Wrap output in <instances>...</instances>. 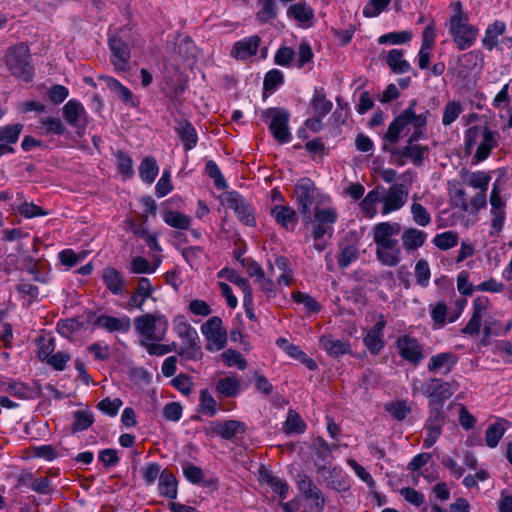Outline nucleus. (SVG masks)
Segmentation results:
<instances>
[{"instance_id":"393cba45","label":"nucleus","mask_w":512,"mask_h":512,"mask_svg":"<svg viewBox=\"0 0 512 512\" xmlns=\"http://www.w3.org/2000/svg\"><path fill=\"white\" fill-rule=\"evenodd\" d=\"M385 325V320H379L364 337L365 346L373 354H377L384 347L382 336Z\"/></svg>"},{"instance_id":"6e6552de","label":"nucleus","mask_w":512,"mask_h":512,"mask_svg":"<svg viewBox=\"0 0 512 512\" xmlns=\"http://www.w3.org/2000/svg\"><path fill=\"white\" fill-rule=\"evenodd\" d=\"M448 30L455 45L459 50H466L472 47L477 39L479 30L469 23V19L448 21Z\"/></svg>"},{"instance_id":"a878e982","label":"nucleus","mask_w":512,"mask_h":512,"mask_svg":"<svg viewBox=\"0 0 512 512\" xmlns=\"http://www.w3.org/2000/svg\"><path fill=\"white\" fill-rule=\"evenodd\" d=\"M320 345L330 356L339 357L351 352L349 341L336 339L331 335H324L320 338Z\"/></svg>"},{"instance_id":"cd10ccee","label":"nucleus","mask_w":512,"mask_h":512,"mask_svg":"<svg viewBox=\"0 0 512 512\" xmlns=\"http://www.w3.org/2000/svg\"><path fill=\"white\" fill-rule=\"evenodd\" d=\"M277 344L291 358L305 364L310 370L316 369L317 365L315 361L309 358L298 346L289 343V341L284 338H279Z\"/></svg>"},{"instance_id":"4c0bfd02","label":"nucleus","mask_w":512,"mask_h":512,"mask_svg":"<svg viewBox=\"0 0 512 512\" xmlns=\"http://www.w3.org/2000/svg\"><path fill=\"white\" fill-rule=\"evenodd\" d=\"M163 221L170 227L187 230L191 225L192 219L181 212L168 210L163 214Z\"/></svg>"},{"instance_id":"473e14b6","label":"nucleus","mask_w":512,"mask_h":512,"mask_svg":"<svg viewBox=\"0 0 512 512\" xmlns=\"http://www.w3.org/2000/svg\"><path fill=\"white\" fill-rule=\"evenodd\" d=\"M287 14L295 19L300 25L309 27L314 16L313 10L306 4L296 3L289 7Z\"/></svg>"},{"instance_id":"49530a36","label":"nucleus","mask_w":512,"mask_h":512,"mask_svg":"<svg viewBox=\"0 0 512 512\" xmlns=\"http://www.w3.org/2000/svg\"><path fill=\"white\" fill-rule=\"evenodd\" d=\"M464 111L462 104L459 101H448L443 109L442 124L444 126L451 125Z\"/></svg>"},{"instance_id":"dca6fc26","label":"nucleus","mask_w":512,"mask_h":512,"mask_svg":"<svg viewBox=\"0 0 512 512\" xmlns=\"http://www.w3.org/2000/svg\"><path fill=\"white\" fill-rule=\"evenodd\" d=\"M458 363V356L453 352H441L430 357L427 369L431 373L449 374Z\"/></svg>"},{"instance_id":"774afa93","label":"nucleus","mask_w":512,"mask_h":512,"mask_svg":"<svg viewBox=\"0 0 512 512\" xmlns=\"http://www.w3.org/2000/svg\"><path fill=\"white\" fill-rule=\"evenodd\" d=\"M115 157L119 173L126 179L132 177L134 171L131 157L122 151H118Z\"/></svg>"},{"instance_id":"338daca9","label":"nucleus","mask_w":512,"mask_h":512,"mask_svg":"<svg viewBox=\"0 0 512 512\" xmlns=\"http://www.w3.org/2000/svg\"><path fill=\"white\" fill-rule=\"evenodd\" d=\"M505 433L504 427L500 423L491 424L485 433V441L487 446L495 448Z\"/></svg>"},{"instance_id":"58836bf2","label":"nucleus","mask_w":512,"mask_h":512,"mask_svg":"<svg viewBox=\"0 0 512 512\" xmlns=\"http://www.w3.org/2000/svg\"><path fill=\"white\" fill-rule=\"evenodd\" d=\"M415 142L412 141V138H409L407 145L401 150L400 155L411 159L415 165H420L427 153V147Z\"/></svg>"},{"instance_id":"6ab92c4d","label":"nucleus","mask_w":512,"mask_h":512,"mask_svg":"<svg viewBox=\"0 0 512 512\" xmlns=\"http://www.w3.org/2000/svg\"><path fill=\"white\" fill-rule=\"evenodd\" d=\"M95 324L105 329L106 331L112 332H128L131 328V320L128 316L122 315L121 317H114L110 315L102 314L96 318Z\"/></svg>"},{"instance_id":"4d7b16f0","label":"nucleus","mask_w":512,"mask_h":512,"mask_svg":"<svg viewBox=\"0 0 512 512\" xmlns=\"http://www.w3.org/2000/svg\"><path fill=\"white\" fill-rule=\"evenodd\" d=\"M414 274L417 284L421 287H427L430 282L431 272L429 263L425 259H420L415 264Z\"/></svg>"},{"instance_id":"c85d7f7f","label":"nucleus","mask_w":512,"mask_h":512,"mask_svg":"<svg viewBox=\"0 0 512 512\" xmlns=\"http://www.w3.org/2000/svg\"><path fill=\"white\" fill-rule=\"evenodd\" d=\"M176 132L186 151L192 150L197 145L198 135L189 121H180L176 127Z\"/></svg>"},{"instance_id":"bf43d9fd","label":"nucleus","mask_w":512,"mask_h":512,"mask_svg":"<svg viewBox=\"0 0 512 512\" xmlns=\"http://www.w3.org/2000/svg\"><path fill=\"white\" fill-rule=\"evenodd\" d=\"M284 75L278 69H272L265 74L263 87L265 91L273 93L280 85L283 84Z\"/></svg>"},{"instance_id":"13d9d810","label":"nucleus","mask_w":512,"mask_h":512,"mask_svg":"<svg viewBox=\"0 0 512 512\" xmlns=\"http://www.w3.org/2000/svg\"><path fill=\"white\" fill-rule=\"evenodd\" d=\"M262 479L280 496V498L285 499L287 497L289 487L284 480L269 473L263 474Z\"/></svg>"},{"instance_id":"4be33fe9","label":"nucleus","mask_w":512,"mask_h":512,"mask_svg":"<svg viewBox=\"0 0 512 512\" xmlns=\"http://www.w3.org/2000/svg\"><path fill=\"white\" fill-rule=\"evenodd\" d=\"M102 281L113 295H123L126 291V281L123 275L114 267H106L102 272Z\"/></svg>"},{"instance_id":"603ef678","label":"nucleus","mask_w":512,"mask_h":512,"mask_svg":"<svg viewBox=\"0 0 512 512\" xmlns=\"http://www.w3.org/2000/svg\"><path fill=\"white\" fill-rule=\"evenodd\" d=\"M162 340H153L140 344L149 355L163 356L176 350V343L172 345L161 344Z\"/></svg>"},{"instance_id":"e433bc0d","label":"nucleus","mask_w":512,"mask_h":512,"mask_svg":"<svg viewBox=\"0 0 512 512\" xmlns=\"http://www.w3.org/2000/svg\"><path fill=\"white\" fill-rule=\"evenodd\" d=\"M218 278H225L229 282L237 285L244 295L252 293V288L247 279L243 278L236 270L223 268L217 273Z\"/></svg>"},{"instance_id":"c9c22d12","label":"nucleus","mask_w":512,"mask_h":512,"mask_svg":"<svg viewBox=\"0 0 512 512\" xmlns=\"http://www.w3.org/2000/svg\"><path fill=\"white\" fill-rule=\"evenodd\" d=\"M159 173V166L154 157H145L139 166V177L144 183L152 184Z\"/></svg>"},{"instance_id":"0e129e2a","label":"nucleus","mask_w":512,"mask_h":512,"mask_svg":"<svg viewBox=\"0 0 512 512\" xmlns=\"http://www.w3.org/2000/svg\"><path fill=\"white\" fill-rule=\"evenodd\" d=\"M22 124L6 125L0 128V142L7 144H14L18 141L20 133L22 131Z\"/></svg>"},{"instance_id":"3c124183","label":"nucleus","mask_w":512,"mask_h":512,"mask_svg":"<svg viewBox=\"0 0 512 512\" xmlns=\"http://www.w3.org/2000/svg\"><path fill=\"white\" fill-rule=\"evenodd\" d=\"M160 262L161 260H157L154 265H151L146 258L136 256L131 260V272L135 274H153L160 265Z\"/></svg>"},{"instance_id":"b1692460","label":"nucleus","mask_w":512,"mask_h":512,"mask_svg":"<svg viewBox=\"0 0 512 512\" xmlns=\"http://www.w3.org/2000/svg\"><path fill=\"white\" fill-rule=\"evenodd\" d=\"M271 215L277 224L286 229L293 230L297 224L295 210L287 205H275L271 208Z\"/></svg>"},{"instance_id":"412c9836","label":"nucleus","mask_w":512,"mask_h":512,"mask_svg":"<svg viewBox=\"0 0 512 512\" xmlns=\"http://www.w3.org/2000/svg\"><path fill=\"white\" fill-rule=\"evenodd\" d=\"M181 341V344L178 347L176 346L175 350L181 359L185 361H199L202 359L203 351L199 335Z\"/></svg>"},{"instance_id":"5701e85b","label":"nucleus","mask_w":512,"mask_h":512,"mask_svg":"<svg viewBox=\"0 0 512 512\" xmlns=\"http://www.w3.org/2000/svg\"><path fill=\"white\" fill-rule=\"evenodd\" d=\"M427 236V233L423 230L407 228L401 235L402 246L407 253H412L425 244Z\"/></svg>"},{"instance_id":"0eeeda50","label":"nucleus","mask_w":512,"mask_h":512,"mask_svg":"<svg viewBox=\"0 0 512 512\" xmlns=\"http://www.w3.org/2000/svg\"><path fill=\"white\" fill-rule=\"evenodd\" d=\"M200 330L206 339V349L209 352L219 351L226 346L227 332L223 328L221 318L217 316L209 318L201 325Z\"/></svg>"},{"instance_id":"6e6d98bb","label":"nucleus","mask_w":512,"mask_h":512,"mask_svg":"<svg viewBox=\"0 0 512 512\" xmlns=\"http://www.w3.org/2000/svg\"><path fill=\"white\" fill-rule=\"evenodd\" d=\"M86 255L87 253L84 251L76 253L73 249H64L59 252L58 258L62 265L66 266L67 268H71L82 262Z\"/></svg>"},{"instance_id":"39448f33","label":"nucleus","mask_w":512,"mask_h":512,"mask_svg":"<svg viewBox=\"0 0 512 512\" xmlns=\"http://www.w3.org/2000/svg\"><path fill=\"white\" fill-rule=\"evenodd\" d=\"M167 317L159 311L146 313L134 319V329L139 335V342L163 340L168 331Z\"/></svg>"},{"instance_id":"4468645a","label":"nucleus","mask_w":512,"mask_h":512,"mask_svg":"<svg viewBox=\"0 0 512 512\" xmlns=\"http://www.w3.org/2000/svg\"><path fill=\"white\" fill-rule=\"evenodd\" d=\"M315 184L309 178H301L295 186L297 203L301 214L309 215L315 201Z\"/></svg>"},{"instance_id":"8fccbe9b","label":"nucleus","mask_w":512,"mask_h":512,"mask_svg":"<svg viewBox=\"0 0 512 512\" xmlns=\"http://www.w3.org/2000/svg\"><path fill=\"white\" fill-rule=\"evenodd\" d=\"M221 359L227 367H237L239 370H244L247 367L244 356L234 349H227L222 352Z\"/></svg>"},{"instance_id":"c03bdc74","label":"nucleus","mask_w":512,"mask_h":512,"mask_svg":"<svg viewBox=\"0 0 512 512\" xmlns=\"http://www.w3.org/2000/svg\"><path fill=\"white\" fill-rule=\"evenodd\" d=\"M415 199L416 196L413 197ZM410 212L414 223L420 227H427L432 221L429 211L416 201L411 204Z\"/></svg>"},{"instance_id":"2eb2a0df","label":"nucleus","mask_w":512,"mask_h":512,"mask_svg":"<svg viewBox=\"0 0 512 512\" xmlns=\"http://www.w3.org/2000/svg\"><path fill=\"white\" fill-rule=\"evenodd\" d=\"M296 483L299 491L308 500L314 501V508L317 512L324 511L325 498L318 487L312 482L309 476L305 474H298Z\"/></svg>"},{"instance_id":"9d476101","label":"nucleus","mask_w":512,"mask_h":512,"mask_svg":"<svg viewBox=\"0 0 512 512\" xmlns=\"http://www.w3.org/2000/svg\"><path fill=\"white\" fill-rule=\"evenodd\" d=\"M399 356L408 363L418 366L426 357L424 345L415 337L402 335L395 341Z\"/></svg>"},{"instance_id":"a19ab883","label":"nucleus","mask_w":512,"mask_h":512,"mask_svg":"<svg viewBox=\"0 0 512 512\" xmlns=\"http://www.w3.org/2000/svg\"><path fill=\"white\" fill-rule=\"evenodd\" d=\"M159 493L170 499L177 496V481L172 474L166 471L161 472L159 476Z\"/></svg>"},{"instance_id":"bb28decb","label":"nucleus","mask_w":512,"mask_h":512,"mask_svg":"<svg viewBox=\"0 0 512 512\" xmlns=\"http://www.w3.org/2000/svg\"><path fill=\"white\" fill-rule=\"evenodd\" d=\"M216 391L224 398H235L241 392V384L236 375L220 378L216 382Z\"/></svg>"},{"instance_id":"7c9ffc66","label":"nucleus","mask_w":512,"mask_h":512,"mask_svg":"<svg viewBox=\"0 0 512 512\" xmlns=\"http://www.w3.org/2000/svg\"><path fill=\"white\" fill-rule=\"evenodd\" d=\"M229 207L235 211L240 221L245 225L252 226L254 224L255 219L251 213L250 207L238 194L231 197Z\"/></svg>"},{"instance_id":"2f4dec72","label":"nucleus","mask_w":512,"mask_h":512,"mask_svg":"<svg viewBox=\"0 0 512 512\" xmlns=\"http://www.w3.org/2000/svg\"><path fill=\"white\" fill-rule=\"evenodd\" d=\"M404 51L402 49H392L386 57V63L389 68L397 74H403L411 71V65L404 58Z\"/></svg>"},{"instance_id":"1a4fd4ad","label":"nucleus","mask_w":512,"mask_h":512,"mask_svg":"<svg viewBox=\"0 0 512 512\" xmlns=\"http://www.w3.org/2000/svg\"><path fill=\"white\" fill-rule=\"evenodd\" d=\"M459 388L456 381H443L440 378H430L424 390V396L429 399V406L443 407L444 402L449 399Z\"/></svg>"},{"instance_id":"09e8293b","label":"nucleus","mask_w":512,"mask_h":512,"mask_svg":"<svg viewBox=\"0 0 512 512\" xmlns=\"http://www.w3.org/2000/svg\"><path fill=\"white\" fill-rule=\"evenodd\" d=\"M107 87L114 92L124 103L129 104L132 102V93L117 79L107 76L103 77Z\"/></svg>"},{"instance_id":"20e7f679","label":"nucleus","mask_w":512,"mask_h":512,"mask_svg":"<svg viewBox=\"0 0 512 512\" xmlns=\"http://www.w3.org/2000/svg\"><path fill=\"white\" fill-rule=\"evenodd\" d=\"M6 68L17 79L29 83L35 76L30 49L25 43L9 47L3 57Z\"/></svg>"},{"instance_id":"ddd939ff","label":"nucleus","mask_w":512,"mask_h":512,"mask_svg":"<svg viewBox=\"0 0 512 512\" xmlns=\"http://www.w3.org/2000/svg\"><path fill=\"white\" fill-rule=\"evenodd\" d=\"M63 117L71 127L77 129L78 133L84 131L87 126V112L83 104L76 99L69 100L63 106Z\"/></svg>"},{"instance_id":"5fc2aeb1","label":"nucleus","mask_w":512,"mask_h":512,"mask_svg":"<svg viewBox=\"0 0 512 512\" xmlns=\"http://www.w3.org/2000/svg\"><path fill=\"white\" fill-rule=\"evenodd\" d=\"M199 401L201 413L209 417H213L217 413L218 404L207 390L201 391Z\"/></svg>"},{"instance_id":"72a5a7b5","label":"nucleus","mask_w":512,"mask_h":512,"mask_svg":"<svg viewBox=\"0 0 512 512\" xmlns=\"http://www.w3.org/2000/svg\"><path fill=\"white\" fill-rule=\"evenodd\" d=\"M381 189L376 187L368 192L360 203L361 211L364 216L372 219L377 214V203L381 202Z\"/></svg>"},{"instance_id":"37998d69","label":"nucleus","mask_w":512,"mask_h":512,"mask_svg":"<svg viewBox=\"0 0 512 512\" xmlns=\"http://www.w3.org/2000/svg\"><path fill=\"white\" fill-rule=\"evenodd\" d=\"M465 181L471 188L478 189L479 191H487L491 181V175L486 171H475L469 173Z\"/></svg>"},{"instance_id":"e2e57ef3","label":"nucleus","mask_w":512,"mask_h":512,"mask_svg":"<svg viewBox=\"0 0 512 512\" xmlns=\"http://www.w3.org/2000/svg\"><path fill=\"white\" fill-rule=\"evenodd\" d=\"M14 209L19 212L25 218L31 219L35 217L45 216L48 213L44 211L41 207L37 206L32 202H21L18 205L14 206Z\"/></svg>"},{"instance_id":"864d4df0","label":"nucleus","mask_w":512,"mask_h":512,"mask_svg":"<svg viewBox=\"0 0 512 512\" xmlns=\"http://www.w3.org/2000/svg\"><path fill=\"white\" fill-rule=\"evenodd\" d=\"M94 422L93 414L87 410H77L74 412V422L72 429L74 432L88 429Z\"/></svg>"},{"instance_id":"a211bd4d","label":"nucleus","mask_w":512,"mask_h":512,"mask_svg":"<svg viewBox=\"0 0 512 512\" xmlns=\"http://www.w3.org/2000/svg\"><path fill=\"white\" fill-rule=\"evenodd\" d=\"M260 41V37L256 35L245 37L237 41L233 45L231 56L237 60H246L256 55Z\"/></svg>"},{"instance_id":"ea45409f","label":"nucleus","mask_w":512,"mask_h":512,"mask_svg":"<svg viewBox=\"0 0 512 512\" xmlns=\"http://www.w3.org/2000/svg\"><path fill=\"white\" fill-rule=\"evenodd\" d=\"M173 330L181 340L190 339L198 335L197 330L186 320L183 315H177L173 319Z\"/></svg>"},{"instance_id":"de8ad7c7","label":"nucleus","mask_w":512,"mask_h":512,"mask_svg":"<svg viewBox=\"0 0 512 512\" xmlns=\"http://www.w3.org/2000/svg\"><path fill=\"white\" fill-rule=\"evenodd\" d=\"M412 38L410 31H393L381 35L378 43L382 45H401L409 42Z\"/></svg>"},{"instance_id":"423d86ee","label":"nucleus","mask_w":512,"mask_h":512,"mask_svg":"<svg viewBox=\"0 0 512 512\" xmlns=\"http://www.w3.org/2000/svg\"><path fill=\"white\" fill-rule=\"evenodd\" d=\"M262 120L268 124L269 130L279 143H288L292 139L289 130L290 114L287 110L278 107L268 108L261 113Z\"/></svg>"},{"instance_id":"f704fd0d","label":"nucleus","mask_w":512,"mask_h":512,"mask_svg":"<svg viewBox=\"0 0 512 512\" xmlns=\"http://www.w3.org/2000/svg\"><path fill=\"white\" fill-rule=\"evenodd\" d=\"M505 28V23L502 21H495L488 25L482 39L483 46L488 50H492L498 44V37L505 32Z\"/></svg>"},{"instance_id":"79ce46f5","label":"nucleus","mask_w":512,"mask_h":512,"mask_svg":"<svg viewBox=\"0 0 512 512\" xmlns=\"http://www.w3.org/2000/svg\"><path fill=\"white\" fill-rule=\"evenodd\" d=\"M359 257V249L354 244H340V252L338 255V265L344 269L355 262Z\"/></svg>"},{"instance_id":"a18cd8bd","label":"nucleus","mask_w":512,"mask_h":512,"mask_svg":"<svg viewBox=\"0 0 512 512\" xmlns=\"http://www.w3.org/2000/svg\"><path fill=\"white\" fill-rule=\"evenodd\" d=\"M459 236L455 231H445L436 234L433 238V244L440 250H449L458 244Z\"/></svg>"},{"instance_id":"69168bd1","label":"nucleus","mask_w":512,"mask_h":512,"mask_svg":"<svg viewBox=\"0 0 512 512\" xmlns=\"http://www.w3.org/2000/svg\"><path fill=\"white\" fill-rule=\"evenodd\" d=\"M292 299L297 304L303 305L305 309L310 313L318 312L321 308L320 304L316 301L315 298L300 291L292 292Z\"/></svg>"},{"instance_id":"9b49d317","label":"nucleus","mask_w":512,"mask_h":512,"mask_svg":"<svg viewBox=\"0 0 512 512\" xmlns=\"http://www.w3.org/2000/svg\"><path fill=\"white\" fill-rule=\"evenodd\" d=\"M381 189L382 215L400 210L408 200V189L403 184H394L387 190Z\"/></svg>"},{"instance_id":"aec40b11","label":"nucleus","mask_w":512,"mask_h":512,"mask_svg":"<svg viewBox=\"0 0 512 512\" xmlns=\"http://www.w3.org/2000/svg\"><path fill=\"white\" fill-rule=\"evenodd\" d=\"M0 391L20 400H28L36 397V391L31 386L11 379L0 383Z\"/></svg>"},{"instance_id":"052dcab7","label":"nucleus","mask_w":512,"mask_h":512,"mask_svg":"<svg viewBox=\"0 0 512 512\" xmlns=\"http://www.w3.org/2000/svg\"><path fill=\"white\" fill-rule=\"evenodd\" d=\"M392 0H369L363 7L362 13L367 18L378 17L385 11Z\"/></svg>"},{"instance_id":"f257e3e1","label":"nucleus","mask_w":512,"mask_h":512,"mask_svg":"<svg viewBox=\"0 0 512 512\" xmlns=\"http://www.w3.org/2000/svg\"><path fill=\"white\" fill-rule=\"evenodd\" d=\"M417 101L411 100L409 106L404 109L390 124L384 134V140L395 144L401 136L408 135L412 129L409 138L412 141H418L424 137L426 132L429 112L427 110L417 114L415 111Z\"/></svg>"},{"instance_id":"f8f14e48","label":"nucleus","mask_w":512,"mask_h":512,"mask_svg":"<svg viewBox=\"0 0 512 512\" xmlns=\"http://www.w3.org/2000/svg\"><path fill=\"white\" fill-rule=\"evenodd\" d=\"M109 49L111 51V63L117 72H127L130 69V49L118 35L109 37Z\"/></svg>"},{"instance_id":"f3484780","label":"nucleus","mask_w":512,"mask_h":512,"mask_svg":"<svg viewBox=\"0 0 512 512\" xmlns=\"http://www.w3.org/2000/svg\"><path fill=\"white\" fill-rule=\"evenodd\" d=\"M246 425L238 420H227L223 422H213L209 428L210 435H219L223 439H232L237 434L245 432Z\"/></svg>"},{"instance_id":"f03ea898","label":"nucleus","mask_w":512,"mask_h":512,"mask_svg":"<svg viewBox=\"0 0 512 512\" xmlns=\"http://www.w3.org/2000/svg\"><path fill=\"white\" fill-rule=\"evenodd\" d=\"M401 226L397 222H380L373 228V241L376 244V258L384 266L395 267L401 261V248L397 236Z\"/></svg>"},{"instance_id":"c756f323","label":"nucleus","mask_w":512,"mask_h":512,"mask_svg":"<svg viewBox=\"0 0 512 512\" xmlns=\"http://www.w3.org/2000/svg\"><path fill=\"white\" fill-rule=\"evenodd\" d=\"M310 106L313 113L319 117H325L333 108V103L326 98L323 88L316 87L310 100Z\"/></svg>"},{"instance_id":"7ed1b4c3","label":"nucleus","mask_w":512,"mask_h":512,"mask_svg":"<svg viewBox=\"0 0 512 512\" xmlns=\"http://www.w3.org/2000/svg\"><path fill=\"white\" fill-rule=\"evenodd\" d=\"M499 139V132L492 130L488 124L474 125L465 131V149L468 153H472L475 148L473 161L478 164L490 156L492 150L498 146Z\"/></svg>"},{"instance_id":"680f3d73","label":"nucleus","mask_w":512,"mask_h":512,"mask_svg":"<svg viewBox=\"0 0 512 512\" xmlns=\"http://www.w3.org/2000/svg\"><path fill=\"white\" fill-rule=\"evenodd\" d=\"M305 428L306 425L300 415L297 412L290 410L284 423L285 431L287 433H303Z\"/></svg>"}]
</instances>
